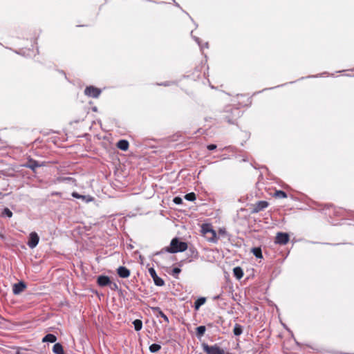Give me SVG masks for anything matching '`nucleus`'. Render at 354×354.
<instances>
[{
    "label": "nucleus",
    "instance_id": "1",
    "mask_svg": "<svg viewBox=\"0 0 354 354\" xmlns=\"http://www.w3.org/2000/svg\"><path fill=\"white\" fill-rule=\"evenodd\" d=\"M201 232L209 242L215 243L218 241L217 233L211 223H204L201 226Z\"/></svg>",
    "mask_w": 354,
    "mask_h": 354
},
{
    "label": "nucleus",
    "instance_id": "2",
    "mask_svg": "<svg viewBox=\"0 0 354 354\" xmlns=\"http://www.w3.org/2000/svg\"><path fill=\"white\" fill-rule=\"evenodd\" d=\"M188 248L186 242L180 241L178 238H174L170 243V246L165 248L169 253H177L185 251Z\"/></svg>",
    "mask_w": 354,
    "mask_h": 354
},
{
    "label": "nucleus",
    "instance_id": "3",
    "mask_svg": "<svg viewBox=\"0 0 354 354\" xmlns=\"http://www.w3.org/2000/svg\"><path fill=\"white\" fill-rule=\"evenodd\" d=\"M203 351L207 354H225L224 350L218 345L209 346L206 344H203Z\"/></svg>",
    "mask_w": 354,
    "mask_h": 354
},
{
    "label": "nucleus",
    "instance_id": "4",
    "mask_svg": "<svg viewBox=\"0 0 354 354\" xmlns=\"http://www.w3.org/2000/svg\"><path fill=\"white\" fill-rule=\"evenodd\" d=\"M269 205V203L266 201H260L257 202L256 203L252 205L251 212L252 213H257L260 211H262L267 208Z\"/></svg>",
    "mask_w": 354,
    "mask_h": 354
},
{
    "label": "nucleus",
    "instance_id": "5",
    "mask_svg": "<svg viewBox=\"0 0 354 354\" xmlns=\"http://www.w3.org/2000/svg\"><path fill=\"white\" fill-rule=\"evenodd\" d=\"M100 93L101 90L93 86H87L84 90V94L91 97H97Z\"/></svg>",
    "mask_w": 354,
    "mask_h": 354
},
{
    "label": "nucleus",
    "instance_id": "6",
    "mask_svg": "<svg viewBox=\"0 0 354 354\" xmlns=\"http://www.w3.org/2000/svg\"><path fill=\"white\" fill-rule=\"evenodd\" d=\"M289 241V235L287 233L278 232L275 237V243L286 245Z\"/></svg>",
    "mask_w": 354,
    "mask_h": 354
},
{
    "label": "nucleus",
    "instance_id": "7",
    "mask_svg": "<svg viewBox=\"0 0 354 354\" xmlns=\"http://www.w3.org/2000/svg\"><path fill=\"white\" fill-rule=\"evenodd\" d=\"M149 273L153 279L154 283L158 286H162L165 284L164 280L159 277L153 268H149Z\"/></svg>",
    "mask_w": 354,
    "mask_h": 354
},
{
    "label": "nucleus",
    "instance_id": "8",
    "mask_svg": "<svg viewBox=\"0 0 354 354\" xmlns=\"http://www.w3.org/2000/svg\"><path fill=\"white\" fill-rule=\"evenodd\" d=\"M39 240V237L38 234L36 232H32L29 235L28 241L27 244L29 246V248H34L38 244Z\"/></svg>",
    "mask_w": 354,
    "mask_h": 354
},
{
    "label": "nucleus",
    "instance_id": "9",
    "mask_svg": "<svg viewBox=\"0 0 354 354\" xmlns=\"http://www.w3.org/2000/svg\"><path fill=\"white\" fill-rule=\"evenodd\" d=\"M44 164L39 163L38 161L33 160L32 158H29L28 162L24 165V166L27 168L32 169V171H35L36 168L41 167L44 166Z\"/></svg>",
    "mask_w": 354,
    "mask_h": 354
},
{
    "label": "nucleus",
    "instance_id": "10",
    "mask_svg": "<svg viewBox=\"0 0 354 354\" xmlns=\"http://www.w3.org/2000/svg\"><path fill=\"white\" fill-rule=\"evenodd\" d=\"M26 288V284L24 281L13 285L12 292L15 295H19Z\"/></svg>",
    "mask_w": 354,
    "mask_h": 354
},
{
    "label": "nucleus",
    "instance_id": "11",
    "mask_svg": "<svg viewBox=\"0 0 354 354\" xmlns=\"http://www.w3.org/2000/svg\"><path fill=\"white\" fill-rule=\"evenodd\" d=\"M97 284L100 286L104 287L108 285H111V282L110 281V279L107 276L101 275L99 276L97 278Z\"/></svg>",
    "mask_w": 354,
    "mask_h": 354
},
{
    "label": "nucleus",
    "instance_id": "12",
    "mask_svg": "<svg viewBox=\"0 0 354 354\" xmlns=\"http://www.w3.org/2000/svg\"><path fill=\"white\" fill-rule=\"evenodd\" d=\"M117 273L121 278H127L130 276V270L124 266H120L117 269Z\"/></svg>",
    "mask_w": 354,
    "mask_h": 354
},
{
    "label": "nucleus",
    "instance_id": "13",
    "mask_svg": "<svg viewBox=\"0 0 354 354\" xmlns=\"http://www.w3.org/2000/svg\"><path fill=\"white\" fill-rule=\"evenodd\" d=\"M116 146L118 149L126 151L129 149V144L126 140H120L117 142Z\"/></svg>",
    "mask_w": 354,
    "mask_h": 354
},
{
    "label": "nucleus",
    "instance_id": "14",
    "mask_svg": "<svg viewBox=\"0 0 354 354\" xmlns=\"http://www.w3.org/2000/svg\"><path fill=\"white\" fill-rule=\"evenodd\" d=\"M151 310L153 313H157L158 315L161 317L167 323H169V318L161 310L159 307H152Z\"/></svg>",
    "mask_w": 354,
    "mask_h": 354
},
{
    "label": "nucleus",
    "instance_id": "15",
    "mask_svg": "<svg viewBox=\"0 0 354 354\" xmlns=\"http://www.w3.org/2000/svg\"><path fill=\"white\" fill-rule=\"evenodd\" d=\"M53 351L55 354H65L63 349V346L60 343H56L54 344Z\"/></svg>",
    "mask_w": 354,
    "mask_h": 354
},
{
    "label": "nucleus",
    "instance_id": "16",
    "mask_svg": "<svg viewBox=\"0 0 354 354\" xmlns=\"http://www.w3.org/2000/svg\"><path fill=\"white\" fill-rule=\"evenodd\" d=\"M57 340V337L55 335L53 334H47L42 339V342H51V343H54Z\"/></svg>",
    "mask_w": 354,
    "mask_h": 354
},
{
    "label": "nucleus",
    "instance_id": "17",
    "mask_svg": "<svg viewBox=\"0 0 354 354\" xmlns=\"http://www.w3.org/2000/svg\"><path fill=\"white\" fill-rule=\"evenodd\" d=\"M233 272L236 279H240L243 276V272L241 267H235L233 269Z\"/></svg>",
    "mask_w": 354,
    "mask_h": 354
},
{
    "label": "nucleus",
    "instance_id": "18",
    "mask_svg": "<svg viewBox=\"0 0 354 354\" xmlns=\"http://www.w3.org/2000/svg\"><path fill=\"white\" fill-rule=\"evenodd\" d=\"M272 196H273V197H274L276 198H279V199L287 198L286 193L281 190H275V192Z\"/></svg>",
    "mask_w": 354,
    "mask_h": 354
},
{
    "label": "nucleus",
    "instance_id": "19",
    "mask_svg": "<svg viewBox=\"0 0 354 354\" xmlns=\"http://www.w3.org/2000/svg\"><path fill=\"white\" fill-rule=\"evenodd\" d=\"M205 301H206L205 297L198 298L194 303L195 309L198 310L199 308L205 303Z\"/></svg>",
    "mask_w": 354,
    "mask_h": 354
},
{
    "label": "nucleus",
    "instance_id": "20",
    "mask_svg": "<svg viewBox=\"0 0 354 354\" xmlns=\"http://www.w3.org/2000/svg\"><path fill=\"white\" fill-rule=\"evenodd\" d=\"M72 196L74 198H82L83 200H86L87 202L91 201L93 199V197H91V196H86L80 195V194H79L77 192H73L72 194Z\"/></svg>",
    "mask_w": 354,
    "mask_h": 354
},
{
    "label": "nucleus",
    "instance_id": "21",
    "mask_svg": "<svg viewBox=\"0 0 354 354\" xmlns=\"http://www.w3.org/2000/svg\"><path fill=\"white\" fill-rule=\"evenodd\" d=\"M233 333L236 336L240 335L243 333L242 326L239 324H236L233 329Z\"/></svg>",
    "mask_w": 354,
    "mask_h": 354
},
{
    "label": "nucleus",
    "instance_id": "22",
    "mask_svg": "<svg viewBox=\"0 0 354 354\" xmlns=\"http://www.w3.org/2000/svg\"><path fill=\"white\" fill-rule=\"evenodd\" d=\"M252 252L253 253V254H254L257 258H259V259H261V258H263L261 249L260 248H253L252 249Z\"/></svg>",
    "mask_w": 354,
    "mask_h": 354
},
{
    "label": "nucleus",
    "instance_id": "23",
    "mask_svg": "<svg viewBox=\"0 0 354 354\" xmlns=\"http://www.w3.org/2000/svg\"><path fill=\"white\" fill-rule=\"evenodd\" d=\"M133 324L134 328L136 331L140 330L142 327V322L140 319L134 320V322H133Z\"/></svg>",
    "mask_w": 354,
    "mask_h": 354
},
{
    "label": "nucleus",
    "instance_id": "24",
    "mask_svg": "<svg viewBox=\"0 0 354 354\" xmlns=\"http://www.w3.org/2000/svg\"><path fill=\"white\" fill-rule=\"evenodd\" d=\"M160 348H161V346L158 344H152L149 346V351L151 353H156V352L159 351L160 350Z\"/></svg>",
    "mask_w": 354,
    "mask_h": 354
},
{
    "label": "nucleus",
    "instance_id": "25",
    "mask_svg": "<svg viewBox=\"0 0 354 354\" xmlns=\"http://www.w3.org/2000/svg\"><path fill=\"white\" fill-rule=\"evenodd\" d=\"M227 236V233L225 228L223 227V228H220L218 230V234H217L218 239L221 237L222 238L226 237Z\"/></svg>",
    "mask_w": 354,
    "mask_h": 354
},
{
    "label": "nucleus",
    "instance_id": "26",
    "mask_svg": "<svg viewBox=\"0 0 354 354\" xmlns=\"http://www.w3.org/2000/svg\"><path fill=\"white\" fill-rule=\"evenodd\" d=\"M206 328L205 326H200L196 328V334L198 336L201 337L204 335Z\"/></svg>",
    "mask_w": 354,
    "mask_h": 354
},
{
    "label": "nucleus",
    "instance_id": "27",
    "mask_svg": "<svg viewBox=\"0 0 354 354\" xmlns=\"http://www.w3.org/2000/svg\"><path fill=\"white\" fill-rule=\"evenodd\" d=\"M185 198L189 201H194L196 200V196L194 192H191V193L185 194Z\"/></svg>",
    "mask_w": 354,
    "mask_h": 354
},
{
    "label": "nucleus",
    "instance_id": "28",
    "mask_svg": "<svg viewBox=\"0 0 354 354\" xmlns=\"http://www.w3.org/2000/svg\"><path fill=\"white\" fill-rule=\"evenodd\" d=\"M1 216L10 218L12 216V212L8 208H4L1 212Z\"/></svg>",
    "mask_w": 354,
    "mask_h": 354
},
{
    "label": "nucleus",
    "instance_id": "29",
    "mask_svg": "<svg viewBox=\"0 0 354 354\" xmlns=\"http://www.w3.org/2000/svg\"><path fill=\"white\" fill-rule=\"evenodd\" d=\"M173 201L175 204L176 205H180L183 203V199L179 197V196H176L175 197L174 199H173Z\"/></svg>",
    "mask_w": 354,
    "mask_h": 354
},
{
    "label": "nucleus",
    "instance_id": "30",
    "mask_svg": "<svg viewBox=\"0 0 354 354\" xmlns=\"http://www.w3.org/2000/svg\"><path fill=\"white\" fill-rule=\"evenodd\" d=\"M181 272V270L179 268H174L172 270V274L177 278L178 274Z\"/></svg>",
    "mask_w": 354,
    "mask_h": 354
},
{
    "label": "nucleus",
    "instance_id": "31",
    "mask_svg": "<svg viewBox=\"0 0 354 354\" xmlns=\"http://www.w3.org/2000/svg\"><path fill=\"white\" fill-rule=\"evenodd\" d=\"M216 147H216V145H214V144L208 145L207 146V149H209V150H214V149H216Z\"/></svg>",
    "mask_w": 354,
    "mask_h": 354
},
{
    "label": "nucleus",
    "instance_id": "32",
    "mask_svg": "<svg viewBox=\"0 0 354 354\" xmlns=\"http://www.w3.org/2000/svg\"><path fill=\"white\" fill-rule=\"evenodd\" d=\"M110 286H111V288L112 289H116V288H118V286H117V284H116V283H113V284L111 283V285H110Z\"/></svg>",
    "mask_w": 354,
    "mask_h": 354
},
{
    "label": "nucleus",
    "instance_id": "33",
    "mask_svg": "<svg viewBox=\"0 0 354 354\" xmlns=\"http://www.w3.org/2000/svg\"><path fill=\"white\" fill-rule=\"evenodd\" d=\"M0 237H1V239H3V238H4L3 235V234H0Z\"/></svg>",
    "mask_w": 354,
    "mask_h": 354
}]
</instances>
